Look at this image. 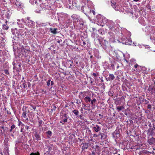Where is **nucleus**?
I'll return each instance as SVG.
<instances>
[{"mask_svg": "<svg viewBox=\"0 0 155 155\" xmlns=\"http://www.w3.org/2000/svg\"><path fill=\"white\" fill-rule=\"evenodd\" d=\"M86 0H73L72 1V4L73 6L77 8H81V10L86 15L92 12L95 15V12L94 10L91 9L93 7V3L91 1L87 2V5H86Z\"/></svg>", "mask_w": 155, "mask_h": 155, "instance_id": "1", "label": "nucleus"}, {"mask_svg": "<svg viewBox=\"0 0 155 155\" xmlns=\"http://www.w3.org/2000/svg\"><path fill=\"white\" fill-rule=\"evenodd\" d=\"M12 4L14 5L15 8L18 11L22 13L24 12L23 10L24 7V4L20 1V0H9Z\"/></svg>", "mask_w": 155, "mask_h": 155, "instance_id": "2", "label": "nucleus"}, {"mask_svg": "<svg viewBox=\"0 0 155 155\" xmlns=\"http://www.w3.org/2000/svg\"><path fill=\"white\" fill-rule=\"evenodd\" d=\"M73 24L75 28L78 30H80L83 28L84 25L82 19H78L77 22L74 21Z\"/></svg>", "mask_w": 155, "mask_h": 155, "instance_id": "3", "label": "nucleus"}, {"mask_svg": "<svg viewBox=\"0 0 155 155\" xmlns=\"http://www.w3.org/2000/svg\"><path fill=\"white\" fill-rule=\"evenodd\" d=\"M154 27L152 26H149L147 27V29L148 30V31L150 34V38L152 41L155 44V31H153Z\"/></svg>", "mask_w": 155, "mask_h": 155, "instance_id": "4", "label": "nucleus"}, {"mask_svg": "<svg viewBox=\"0 0 155 155\" xmlns=\"http://www.w3.org/2000/svg\"><path fill=\"white\" fill-rule=\"evenodd\" d=\"M97 17L99 18L98 19V23H97V24L99 25H100L102 27L104 25V24H106V22L107 21V20L100 15H98Z\"/></svg>", "mask_w": 155, "mask_h": 155, "instance_id": "5", "label": "nucleus"}, {"mask_svg": "<svg viewBox=\"0 0 155 155\" xmlns=\"http://www.w3.org/2000/svg\"><path fill=\"white\" fill-rule=\"evenodd\" d=\"M111 6L114 9L117 11H119L120 12H124V8L121 6L118 3H112Z\"/></svg>", "mask_w": 155, "mask_h": 155, "instance_id": "6", "label": "nucleus"}, {"mask_svg": "<svg viewBox=\"0 0 155 155\" xmlns=\"http://www.w3.org/2000/svg\"><path fill=\"white\" fill-rule=\"evenodd\" d=\"M27 140V137L25 135L22 134L20 138L18 139L15 141L16 146H17V144L19 143H23Z\"/></svg>", "mask_w": 155, "mask_h": 155, "instance_id": "7", "label": "nucleus"}, {"mask_svg": "<svg viewBox=\"0 0 155 155\" xmlns=\"http://www.w3.org/2000/svg\"><path fill=\"white\" fill-rule=\"evenodd\" d=\"M34 141L35 143H37L38 141L41 140V137L40 134L37 132H35L33 136ZM39 143H40L39 142Z\"/></svg>", "mask_w": 155, "mask_h": 155, "instance_id": "8", "label": "nucleus"}, {"mask_svg": "<svg viewBox=\"0 0 155 155\" xmlns=\"http://www.w3.org/2000/svg\"><path fill=\"white\" fill-rule=\"evenodd\" d=\"M106 25L110 30H112L114 27V23L113 21L110 20H107L106 22Z\"/></svg>", "mask_w": 155, "mask_h": 155, "instance_id": "9", "label": "nucleus"}, {"mask_svg": "<svg viewBox=\"0 0 155 155\" xmlns=\"http://www.w3.org/2000/svg\"><path fill=\"white\" fill-rule=\"evenodd\" d=\"M107 37L110 42H114L115 41V35L112 32H109L107 35Z\"/></svg>", "mask_w": 155, "mask_h": 155, "instance_id": "10", "label": "nucleus"}, {"mask_svg": "<svg viewBox=\"0 0 155 155\" xmlns=\"http://www.w3.org/2000/svg\"><path fill=\"white\" fill-rule=\"evenodd\" d=\"M121 42L123 44L130 45L132 42V41L130 38H123L121 39Z\"/></svg>", "mask_w": 155, "mask_h": 155, "instance_id": "11", "label": "nucleus"}, {"mask_svg": "<svg viewBox=\"0 0 155 155\" xmlns=\"http://www.w3.org/2000/svg\"><path fill=\"white\" fill-rule=\"evenodd\" d=\"M26 19L27 20L25 21L26 25H27L29 27H31L34 25V22L32 20H30L29 17H27Z\"/></svg>", "mask_w": 155, "mask_h": 155, "instance_id": "12", "label": "nucleus"}, {"mask_svg": "<svg viewBox=\"0 0 155 155\" xmlns=\"http://www.w3.org/2000/svg\"><path fill=\"white\" fill-rule=\"evenodd\" d=\"M99 42V43L101 45H104L105 46H106L107 44V41L103 39V38L101 37H99L97 39Z\"/></svg>", "mask_w": 155, "mask_h": 155, "instance_id": "13", "label": "nucleus"}, {"mask_svg": "<svg viewBox=\"0 0 155 155\" xmlns=\"http://www.w3.org/2000/svg\"><path fill=\"white\" fill-rule=\"evenodd\" d=\"M25 29L26 30V31H25L24 33H21V30H19L18 31H17L16 32H15L14 35L15 37L18 38L20 36L23 35H24V34H25L26 32H28V30L26 28Z\"/></svg>", "mask_w": 155, "mask_h": 155, "instance_id": "14", "label": "nucleus"}, {"mask_svg": "<svg viewBox=\"0 0 155 155\" xmlns=\"http://www.w3.org/2000/svg\"><path fill=\"white\" fill-rule=\"evenodd\" d=\"M148 90L152 94H153L154 97V101L155 102V86L153 87L152 86H149Z\"/></svg>", "mask_w": 155, "mask_h": 155, "instance_id": "15", "label": "nucleus"}, {"mask_svg": "<svg viewBox=\"0 0 155 155\" xmlns=\"http://www.w3.org/2000/svg\"><path fill=\"white\" fill-rule=\"evenodd\" d=\"M94 56L97 59H100L101 58V56L99 54V52L98 50H95L94 52Z\"/></svg>", "mask_w": 155, "mask_h": 155, "instance_id": "16", "label": "nucleus"}, {"mask_svg": "<svg viewBox=\"0 0 155 155\" xmlns=\"http://www.w3.org/2000/svg\"><path fill=\"white\" fill-rule=\"evenodd\" d=\"M115 78V77L113 74H110L108 77L106 78L107 81H111L114 80Z\"/></svg>", "mask_w": 155, "mask_h": 155, "instance_id": "17", "label": "nucleus"}, {"mask_svg": "<svg viewBox=\"0 0 155 155\" xmlns=\"http://www.w3.org/2000/svg\"><path fill=\"white\" fill-rule=\"evenodd\" d=\"M94 130L96 132H98L101 130V128L98 125H96L93 127Z\"/></svg>", "mask_w": 155, "mask_h": 155, "instance_id": "18", "label": "nucleus"}, {"mask_svg": "<svg viewBox=\"0 0 155 155\" xmlns=\"http://www.w3.org/2000/svg\"><path fill=\"white\" fill-rule=\"evenodd\" d=\"M148 143L150 145H152L155 143V138L152 137L148 140Z\"/></svg>", "mask_w": 155, "mask_h": 155, "instance_id": "19", "label": "nucleus"}, {"mask_svg": "<svg viewBox=\"0 0 155 155\" xmlns=\"http://www.w3.org/2000/svg\"><path fill=\"white\" fill-rule=\"evenodd\" d=\"M82 150L87 149L88 147V144L86 143H83L81 144Z\"/></svg>", "mask_w": 155, "mask_h": 155, "instance_id": "20", "label": "nucleus"}, {"mask_svg": "<svg viewBox=\"0 0 155 155\" xmlns=\"http://www.w3.org/2000/svg\"><path fill=\"white\" fill-rule=\"evenodd\" d=\"M5 155H9V148L8 146H5L4 149V152Z\"/></svg>", "mask_w": 155, "mask_h": 155, "instance_id": "21", "label": "nucleus"}, {"mask_svg": "<svg viewBox=\"0 0 155 155\" xmlns=\"http://www.w3.org/2000/svg\"><path fill=\"white\" fill-rule=\"evenodd\" d=\"M57 28H50V31L51 33L53 34H56L57 33Z\"/></svg>", "mask_w": 155, "mask_h": 155, "instance_id": "22", "label": "nucleus"}, {"mask_svg": "<svg viewBox=\"0 0 155 155\" xmlns=\"http://www.w3.org/2000/svg\"><path fill=\"white\" fill-rule=\"evenodd\" d=\"M5 14L6 18H9L10 15H11V13L9 10L6 11L5 12Z\"/></svg>", "mask_w": 155, "mask_h": 155, "instance_id": "23", "label": "nucleus"}, {"mask_svg": "<svg viewBox=\"0 0 155 155\" xmlns=\"http://www.w3.org/2000/svg\"><path fill=\"white\" fill-rule=\"evenodd\" d=\"M22 116L26 119L27 121L28 120V119L27 117V112L26 111H24L22 114Z\"/></svg>", "mask_w": 155, "mask_h": 155, "instance_id": "24", "label": "nucleus"}, {"mask_svg": "<svg viewBox=\"0 0 155 155\" xmlns=\"http://www.w3.org/2000/svg\"><path fill=\"white\" fill-rule=\"evenodd\" d=\"M83 93H86V92H85V91H84V92H81L79 94L78 96L81 99L82 98H83L85 96V95L84 94H83Z\"/></svg>", "mask_w": 155, "mask_h": 155, "instance_id": "25", "label": "nucleus"}, {"mask_svg": "<svg viewBox=\"0 0 155 155\" xmlns=\"http://www.w3.org/2000/svg\"><path fill=\"white\" fill-rule=\"evenodd\" d=\"M85 102L87 103L90 102L91 101V99L89 96H86L84 98Z\"/></svg>", "mask_w": 155, "mask_h": 155, "instance_id": "26", "label": "nucleus"}, {"mask_svg": "<svg viewBox=\"0 0 155 155\" xmlns=\"http://www.w3.org/2000/svg\"><path fill=\"white\" fill-rule=\"evenodd\" d=\"M71 17L72 19H73V20H77L78 19L79 16L78 15L76 14H73L71 16Z\"/></svg>", "mask_w": 155, "mask_h": 155, "instance_id": "27", "label": "nucleus"}, {"mask_svg": "<svg viewBox=\"0 0 155 155\" xmlns=\"http://www.w3.org/2000/svg\"><path fill=\"white\" fill-rule=\"evenodd\" d=\"M63 119V121L64 123H65L67 121L68 117H66V115L65 114L64 115L63 117H62Z\"/></svg>", "mask_w": 155, "mask_h": 155, "instance_id": "28", "label": "nucleus"}, {"mask_svg": "<svg viewBox=\"0 0 155 155\" xmlns=\"http://www.w3.org/2000/svg\"><path fill=\"white\" fill-rule=\"evenodd\" d=\"M46 133L48 135L47 137L48 138H50L52 135V132L51 131L49 130L46 132Z\"/></svg>", "mask_w": 155, "mask_h": 155, "instance_id": "29", "label": "nucleus"}, {"mask_svg": "<svg viewBox=\"0 0 155 155\" xmlns=\"http://www.w3.org/2000/svg\"><path fill=\"white\" fill-rule=\"evenodd\" d=\"M117 109L118 110V112L124 108V107L123 106H117Z\"/></svg>", "mask_w": 155, "mask_h": 155, "instance_id": "30", "label": "nucleus"}, {"mask_svg": "<svg viewBox=\"0 0 155 155\" xmlns=\"http://www.w3.org/2000/svg\"><path fill=\"white\" fill-rule=\"evenodd\" d=\"M96 101V99L95 98H94L90 101L91 104V105L92 106L94 105V103Z\"/></svg>", "mask_w": 155, "mask_h": 155, "instance_id": "31", "label": "nucleus"}, {"mask_svg": "<svg viewBox=\"0 0 155 155\" xmlns=\"http://www.w3.org/2000/svg\"><path fill=\"white\" fill-rule=\"evenodd\" d=\"M17 23L19 27L22 28H23L24 27V25L21 22H18Z\"/></svg>", "mask_w": 155, "mask_h": 155, "instance_id": "32", "label": "nucleus"}, {"mask_svg": "<svg viewBox=\"0 0 155 155\" xmlns=\"http://www.w3.org/2000/svg\"><path fill=\"white\" fill-rule=\"evenodd\" d=\"M73 113L74 114L76 115L77 116L79 114V111L77 110H74L72 111Z\"/></svg>", "mask_w": 155, "mask_h": 155, "instance_id": "33", "label": "nucleus"}, {"mask_svg": "<svg viewBox=\"0 0 155 155\" xmlns=\"http://www.w3.org/2000/svg\"><path fill=\"white\" fill-rule=\"evenodd\" d=\"M3 29L5 30H8V27L6 25H3Z\"/></svg>", "mask_w": 155, "mask_h": 155, "instance_id": "34", "label": "nucleus"}, {"mask_svg": "<svg viewBox=\"0 0 155 155\" xmlns=\"http://www.w3.org/2000/svg\"><path fill=\"white\" fill-rule=\"evenodd\" d=\"M4 72L7 75H9V72H8V70H7V69L5 70Z\"/></svg>", "mask_w": 155, "mask_h": 155, "instance_id": "35", "label": "nucleus"}, {"mask_svg": "<svg viewBox=\"0 0 155 155\" xmlns=\"http://www.w3.org/2000/svg\"><path fill=\"white\" fill-rule=\"evenodd\" d=\"M37 1V0H30V2H31L32 4H33L34 3V2H36Z\"/></svg>", "mask_w": 155, "mask_h": 155, "instance_id": "36", "label": "nucleus"}, {"mask_svg": "<svg viewBox=\"0 0 155 155\" xmlns=\"http://www.w3.org/2000/svg\"><path fill=\"white\" fill-rule=\"evenodd\" d=\"M51 79H49L48 80L47 82V85L48 86H49L50 85V83H51Z\"/></svg>", "mask_w": 155, "mask_h": 155, "instance_id": "37", "label": "nucleus"}, {"mask_svg": "<svg viewBox=\"0 0 155 155\" xmlns=\"http://www.w3.org/2000/svg\"><path fill=\"white\" fill-rule=\"evenodd\" d=\"M116 65V64H111L110 67H111L113 70H114V66Z\"/></svg>", "mask_w": 155, "mask_h": 155, "instance_id": "38", "label": "nucleus"}, {"mask_svg": "<svg viewBox=\"0 0 155 155\" xmlns=\"http://www.w3.org/2000/svg\"><path fill=\"white\" fill-rule=\"evenodd\" d=\"M17 21L18 22L22 21L23 23L25 22L24 19L23 18L22 19L21 21L19 19H17Z\"/></svg>", "mask_w": 155, "mask_h": 155, "instance_id": "39", "label": "nucleus"}, {"mask_svg": "<svg viewBox=\"0 0 155 155\" xmlns=\"http://www.w3.org/2000/svg\"><path fill=\"white\" fill-rule=\"evenodd\" d=\"M45 9H48V10L50 9V7L48 5L47 6L46 5L45 7Z\"/></svg>", "mask_w": 155, "mask_h": 155, "instance_id": "40", "label": "nucleus"}, {"mask_svg": "<svg viewBox=\"0 0 155 155\" xmlns=\"http://www.w3.org/2000/svg\"><path fill=\"white\" fill-rule=\"evenodd\" d=\"M18 144H17V146H16L15 145V152H18V148H17V147H18Z\"/></svg>", "mask_w": 155, "mask_h": 155, "instance_id": "41", "label": "nucleus"}, {"mask_svg": "<svg viewBox=\"0 0 155 155\" xmlns=\"http://www.w3.org/2000/svg\"><path fill=\"white\" fill-rule=\"evenodd\" d=\"M147 108L148 109H151L152 108V106L151 104H148L147 106Z\"/></svg>", "mask_w": 155, "mask_h": 155, "instance_id": "42", "label": "nucleus"}, {"mask_svg": "<svg viewBox=\"0 0 155 155\" xmlns=\"http://www.w3.org/2000/svg\"><path fill=\"white\" fill-rule=\"evenodd\" d=\"M22 125L23 126H24V125L22 123V122H21V121H19V120L18 121V125L19 126H20V125Z\"/></svg>", "mask_w": 155, "mask_h": 155, "instance_id": "43", "label": "nucleus"}, {"mask_svg": "<svg viewBox=\"0 0 155 155\" xmlns=\"http://www.w3.org/2000/svg\"><path fill=\"white\" fill-rule=\"evenodd\" d=\"M98 32H99V33L100 34H101V35H103L102 34V29H100L98 30Z\"/></svg>", "mask_w": 155, "mask_h": 155, "instance_id": "44", "label": "nucleus"}, {"mask_svg": "<svg viewBox=\"0 0 155 155\" xmlns=\"http://www.w3.org/2000/svg\"><path fill=\"white\" fill-rule=\"evenodd\" d=\"M83 104L84 105V110H87V109L85 107H86V105L85 104ZM90 110V109H88V111H89V110Z\"/></svg>", "mask_w": 155, "mask_h": 155, "instance_id": "45", "label": "nucleus"}, {"mask_svg": "<svg viewBox=\"0 0 155 155\" xmlns=\"http://www.w3.org/2000/svg\"><path fill=\"white\" fill-rule=\"evenodd\" d=\"M144 102L146 104H148L149 103V101L147 100H145L144 101Z\"/></svg>", "mask_w": 155, "mask_h": 155, "instance_id": "46", "label": "nucleus"}, {"mask_svg": "<svg viewBox=\"0 0 155 155\" xmlns=\"http://www.w3.org/2000/svg\"><path fill=\"white\" fill-rule=\"evenodd\" d=\"M15 126L14 124H13L11 127V129H13L14 128H15Z\"/></svg>", "mask_w": 155, "mask_h": 155, "instance_id": "47", "label": "nucleus"}, {"mask_svg": "<svg viewBox=\"0 0 155 155\" xmlns=\"http://www.w3.org/2000/svg\"><path fill=\"white\" fill-rule=\"evenodd\" d=\"M81 102L80 100H77L76 103L77 104H81Z\"/></svg>", "mask_w": 155, "mask_h": 155, "instance_id": "48", "label": "nucleus"}, {"mask_svg": "<svg viewBox=\"0 0 155 155\" xmlns=\"http://www.w3.org/2000/svg\"><path fill=\"white\" fill-rule=\"evenodd\" d=\"M101 135H104V134L101 133V132H100L99 134L98 135H98V136H101Z\"/></svg>", "mask_w": 155, "mask_h": 155, "instance_id": "49", "label": "nucleus"}, {"mask_svg": "<svg viewBox=\"0 0 155 155\" xmlns=\"http://www.w3.org/2000/svg\"><path fill=\"white\" fill-rule=\"evenodd\" d=\"M151 72L153 74H155V69L151 71Z\"/></svg>", "mask_w": 155, "mask_h": 155, "instance_id": "50", "label": "nucleus"}, {"mask_svg": "<svg viewBox=\"0 0 155 155\" xmlns=\"http://www.w3.org/2000/svg\"><path fill=\"white\" fill-rule=\"evenodd\" d=\"M98 137V135H97L95 134H93V137Z\"/></svg>", "mask_w": 155, "mask_h": 155, "instance_id": "51", "label": "nucleus"}, {"mask_svg": "<svg viewBox=\"0 0 155 155\" xmlns=\"http://www.w3.org/2000/svg\"><path fill=\"white\" fill-rule=\"evenodd\" d=\"M1 128H2V130H4V131H5V129L6 128L5 127L2 126L1 127Z\"/></svg>", "mask_w": 155, "mask_h": 155, "instance_id": "52", "label": "nucleus"}, {"mask_svg": "<svg viewBox=\"0 0 155 155\" xmlns=\"http://www.w3.org/2000/svg\"><path fill=\"white\" fill-rule=\"evenodd\" d=\"M51 86H53L54 85V81H51Z\"/></svg>", "mask_w": 155, "mask_h": 155, "instance_id": "53", "label": "nucleus"}, {"mask_svg": "<svg viewBox=\"0 0 155 155\" xmlns=\"http://www.w3.org/2000/svg\"><path fill=\"white\" fill-rule=\"evenodd\" d=\"M42 120H40L39 121V126H41V125L42 124Z\"/></svg>", "mask_w": 155, "mask_h": 155, "instance_id": "54", "label": "nucleus"}, {"mask_svg": "<svg viewBox=\"0 0 155 155\" xmlns=\"http://www.w3.org/2000/svg\"><path fill=\"white\" fill-rule=\"evenodd\" d=\"M92 75L94 77H96L97 76V74L95 73H93L92 74Z\"/></svg>", "mask_w": 155, "mask_h": 155, "instance_id": "55", "label": "nucleus"}, {"mask_svg": "<svg viewBox=\"0 0 155 155\" xmlns=\"http://www.w3.org/2000/svg\"><path fill=\"white\" fill-rule=\"evenodd\" d=\"M35 155H40V153L39 152H37V153H35Z\"/></svg>", "mask_w": 155, "mask_h": 155, "instance_id": "56", "label": "nucleus"}, {"mask_svg": "<svg viewBox=\"0 0 155 155\" xmlns=\"http://www.w3.org/2000/svg\"><path fill=\"white\" fill-rule=\"evenodd\" d=\"M138 66V65L137 64H136L135 66H134V67L135 68H136V70H137V67Z\"/></svg>", "mask_w": 155, "mask_h": 155, "instance_id": "57", "label": "nucleus"}, {"mask_svg": "<svg viewBox=\"0 0 155 155\" xmlns=\"http://www.w3.org/2000/svg\"><path fill=\"white\" fill-rule=\"evenodd\" d=\"M61 41H62V40L61 39L57 41V42L58 43H60Z\"/></svg>", "mask_w": 155, "mask_h": 155, "instance_id": "58", "label": "nucleus"}, {"mask_svg": "<svg viewBox=\"0 0 155 155\" xmlns=\"http://www.w3.org/2000/svg\"><path fill=\"white\" fill-rule=\"evenodd\" d=\"M93 57V56L92 55H91V56H90V60L91 61H92V58Z\"/></svg>", "mask_w": 155, "mask_h": 155, "instance_id": "59", "label": "nucleus"}, {"mask_svg": "<svg viewBox=\"0 0 155 155\" xmlns=\"http://www.w3.org/2000/svg\"><path fill=\"white\" fill-rule=\"evenodd\" d=\"M106 152L107 153V154L108 155L109 154V152L108 150H106Z\"/></svg>", "mask_w": 155, "mask_h": 155, "instance_id": "60", "label": "nucleus"}, {"mask_svg": "<svg viewBox=\"0 0 155 155\" xmlns=\"http://www.w3.org/2000/svg\"><path fill=\"white\" fill-rule=\"evenodd\" d=\"M104 135H101V139H104Z\"/></svg>", "mask_w": 155, "mask_h": 155, "instance_id": "61", "label": "nucleus"}, {"mask_svg": "<svg viewBox=\"0 0 155 155\" xmlns=\"http://www.w3.org/2000/svg\"><path fill=\"white\" fill-rule=\"evenodd\" d=\"M29 127L28 126H26L25 127V128L26 129H28V128H29Z\"/></svg>", "mask_w": 155, "mask_h": 155, "instance_id": "62", "label": "nucleus"}, {"mask_svg": "<svg viewBox=\"0 0 155 155\" xmlns=\"http://www.w3.org/2000/svg\"><path fill=\"white\" fill-rule=\"evenodd\" d=\"M10 136L12 137H13L14 138V134H11Z\"/></svg>", "mask_w": 155, "mask_h": 155, "instance_id": "63", "label": "nucleus"}, {"mask_svg": "<svg viewBox=\"0 0 155 155\" xmlns=\"http://www.w3.org/2000/svg\"><path fill=\"white\" fill-rule=\"evenodd\" d=\"M35 155V153H31L30 154V155Z\"/></svg>", "mask_w": 155, "mask_h": 155, "instance_id": "64", "label": "nucleus"}]
</instances>
